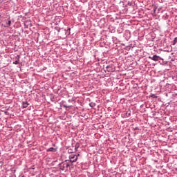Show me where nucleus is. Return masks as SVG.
<instances>
[{"label": "nucleus", "mask_w": 177, "mask_h": 177, "mask_svg": "<svg viewBox=\"0 0 177 177\" xmlns=\"http://www.w3.org/2000/svg\"><path fill=\"white\" fill-rule=\"evenodd\" d=\"M68 160H66L64 162H62L59 165V169L61 171H64V172H66V171L68 170V167H70V164L67 162Z\"/></svg>", "instance_id": "nucleus-1"}, {"label": "nucleus", "mask_w": 177, "mask_h": 177, "mask_svg": "<svg viewBox=\"0 0 177 177\" xmlns=\"http://www.w3.org/2000/svg\"><path fill=\"white\" fill-rule=\"evenodd\" d=\"M149 59H150L151 60H153V62H160V60H164V59L161 58V57L157 55H154L152 57L149 56Z\"/></svg>", "instance_id": "nucleus-2"}, {"label": "nucleus", "mask_w": 177, "mask_h": 177, "mask_svg": "<svg viewBox=\"0 0 177 177\" xmlns=\"http://www.w3.org/2000/svg\"><path fill=\"white\" fill-rule=\"evenodd\" d=\"M77 160H78V156L75 154H71L69 156V160L70 162H77Z\"/></svg>", "instance_id": "nucleus-3"}, {"label": "nucleus", "mask_w": 177, "mask_h": 177, "mask_svg": "<svg viewBox=\"0 0 177 177\" xmlns=\"http://www.w3.org/2000/svg\"><path fill=\"white\" fill-rule=\"evenodd\" d=\"M46 151H48V152L51 151L52 153H56V151H57V149L53 148V147H50V148L46 150Z\"/></svg>", "instance_id": "nucleus-4"}, {"label": "nucleus", "mask_w": 177, "mask_h": 177, "mask_svg": "<svg viewBox=\"0 0 177 177\" xmlns=\"http://www.w3.org/2000/svg\"><path fill=\"white\" fill-rule=\"evenodd\" d=\"M28 102L25 101V102H22V107L23 109H26V107H28Z\"/></svg>", "instance_id": "nucleus-5"}, {"label": "nucleus", "mask_w": 177, "mask_h": 177, "mask_svg": "<svg viewBox=\"0 0 177 177\" xmlns=\"http://www.w3.org/2000/svg\"><path fill=\"white\" fill-rule=\"evenodd\" d=\"M126 117H129L131 115V109H128V111L124 113Z\"/></svg>", "instance_id": "nucleus-6"}, {"label": "nucleus", "mask_w": 177, "mask_h": 177, "mask_svg": "<svg viewBox=\"0 0 177 177\" xmlns=\"http://www.w3.org/2000/svg\"><path fill=\"white\" fill-rule=\"evenodd\" d=\"M11 24H12V21H11V20H9L8 22V24H7L6 27H10Z\"/></svg>", "instance_id": "nucleus-7"}, {"label": "nucleus", "mask_w": 177, "mask_h": 177, "mask_svg": "<svg viewBox=\"0 0 177 177\" xmlns=\"http://www.w3.org/2000/svg\"><path fill=\"white\" fill-rule=\"evenodd\" d=\"M95 105L96 104L93 102H91V103L89 104L90 107H95Z\"/></svg>", "instance_id": "nucleus-8"}, {"label": "nucleus", "mask_w": 177, "mask_h": 177, "mask_svg": "<svg viewBox=\"0 0 177 177\" xmlns=\"http://www.w3.org/2000/svg\"><path fill=\"white\" fill-rule=\"evenodd\" d=\"M177 44V37H176L174 40L173 45H176Z\"/></svg>", "instance_id": "nucleus-9"}, {"label": "nucleus", "mask_w": 177, "mask_h": 177, "mask_svg": "<svg viewBox=\"0 0 177 177\" xmlns=\"http://www.w3.org/2000/svg\"><path fill=\"white\" fill-rule=\"evenodd\" d=\"M106 68L108 70V71H111V67L110 66H107Z\"/></svg>", "instance_id": "nucleus-10"}, {"label": "nucleus", "mask_w": 177, "mask_h": 177, "mask_svg": "<svg viewBox=\"0 0 177 177\" xmlns=\"http://www.w3.org/2000/svg\"><path fill=\"white\" fill-rule=\"evenodd\" d=\"M19 59H18L17 60L14 62L12 64H19Z\"/></svg>", "instance_id": "nucleus-11"}, {"label": "nucleus", "mask_w": 177, "mask_h": 177, "mask_svg": "<svg viewBox=\"0 0 177 177\" xmlns=\"http://www.w3.org/2000/svg\"><path fill=\"white\" fill-rule=\"evenodd\" d=\"M133 131H139V127H133Z\"/></svg>", "instance_id": "nucleus-12"}, {"label": "nucleus", "mask_w": 177, "mask_h": 177, "mask_svg": "<svg viewBox=\"0 0 177 177\" xmlns=\"http://www.w3.org/2000/svg\"><path fill=\"white\" fill-rule=\"evenodd\" d=\"M63 107H64V109H68V107H70V106H67V105H63Z\"/></svg>", "instance_id": "nucleus-13"}, {"label": "nucleus", "mask_w": 177, "mask_h": 177, "mask_svg": "<svg viewBox=\"0 0 177 177\" xmlns=\"http://www.w3.org/2000/svg\"><path fill=\"white\" fill-rule=\"evenodd\" d=\"M58 32H60V28L57 29Z\"/></svg>", "instance_id": "nucleus-14"}, {"label": "nucleus", "mask_w": 177, "mask_h": 177, "mask_svg": "<svg viewBox=\"0 0 177 177\" xmlns=\"http://www.w3.org/2000/svg\"><path fill=\"white\" fill-rule=\"evenodd\" d=\"M71 29L70 28H68V31H70Z\"/></svg>", "instance_id": "nucleus-15"}, {"label": "nucleus", "mask_w": 177, "mask_h": 177, "mask_svg": "<svg viewBox=\"0 0 177 177\" xmlns=\"http://www.w3.org/2000/svg\"><path fill=\"white\" fill-rule=\"evenodd\" d=\"M135 133V135H137V133H138V132H136V131H135V133Z\"/></svg>", "instance_id": "nucleus-16"}]
</instances>
